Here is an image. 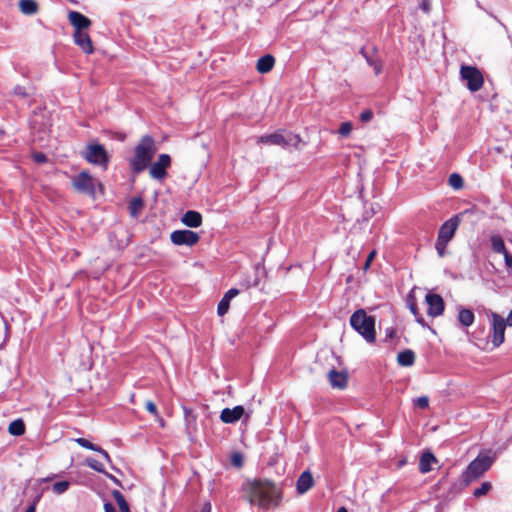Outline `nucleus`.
<instances>
[{"mask_svg":"<svg viewBox=\"0 0 512 512\" xmlns=\"http://www.w3.org/2000/svg\"><path fill=\"white\" fill-rule=\"evenodd\" d=\"M36 511V508H35V505H30L25 512H35Z\"/></svg>","mask_w":512,"mask_h":512,"instance_id":"55","label":"nucleus"},{"mask_svg":"<svg viewBox=\"0 0 512 512\" xmlns=\"http://www.w3.org/2000/svg\"><path fill=\"white\" fill-rule=\"evenodd\" d=\"M96 452H98L99 454H101V455L106 459V461H108V462H110V461H111L110 456H109V454L107 453V451H105V450H104V449H102L101 447H100V450H97Z\"/></svg>","mask_w":512,"mask_h":512,"instance_id":"47","label":"nucleus"},{"mask_svg":"<svg viewBox=\"0 0 512 512\" xmlns=\"http://www.w3.org/2000/svg\"><path fill=\"white\" fill-rule=\"evenodd\" d=\"M232 464L234 466L240 467L242 465V456L238 453L233 454Z\"/></svg>","mask_w":512,"mask_h":512,"instance_id":"43","label":"nucleus"},{"mask_svg":"<svg viewBox=\"0 0 512 512\" xmlns=\"http://www.w3.org/2000/svg\"><path fill=\"white\" fill-rule=\"evenodd\" d=\"M83 157L91 164L107 169L109 156L105 147L101 144H89L83 152Z\"/></svg>","mask_w":512,"mask_h":512,"instance_id":"5","label":"nucleus"},{"mask_svg":"<svg viewBox=\"0 0 512 512\" xmlns=\"http://www.w3.org/2000/svg\"><path fill=\"white\" fill-rule=\"evenodd\" d=\"M239 294V290L232 288L229 289L218 303L217 313L219 316L225 315L230 307V301Z\"/></svg>","mask_w":512,"mask_h":512,"instance_id":"17","label":"nucleus"},{"mask_svg":"<svg viewBox=\"0 0 512 512\" xmlns=\"http://www.w3.org/2000/svg\"><path fill=\"white\" fill-rule=\"evenodd\" d=\"M74 42L78 45L86 54L93 53V45L90 36L84 31H75Z\"/></svg>","mask_w":512,"mask_h":512,"instance_id":"16","label":"nucleus"},{"mask_svg":"<svg viewBox=\"0 0 512 512\" xmlns=\"http://www.w3.org/2000/svg\"><path fill=\"white\" fill-rule=\"evenodd\" d=\"M114 498H115L117 504H119V503L123 502V500H125L124 496L119 491L114 492Z\"/></svg>","mask_w":512,"mask_h":512,"instance_id":"45","label":"nucleus"},{"mask_svg":"<svg viewBox=\"0 0 512 512\" xmlns=\"http://www.w3.org/2000/svg\"><path fill=\"white\" fill-rule=\"evenodd\" d=\"M244 413V407L241 405H237L233 408H225L221 411L220 420L226 424H233L240 420Z\"/></svg>","mask_w":512,"mask_h":512,"instance_id":"14","label":"nucleus"},{"mask_svg":"<svg viewBox=\"0 0 512 512\" xmlns=\"http://www.w3.org/2000/svg\"><path fill=\"white\" fill-rule=\"evenodd\" d=\"M156 153L154 139L145 135L134 148V155L129 160L130 167L134 173L143 172L151 163Z\"/></svg>","mask_w":512,"mask_h":512,"instance_id":"2","label":"nucleus"},{"mask_svg":"<svg viewBox=\"0 0 512 512\" xmlns=\"http://www.w3.org/2000/svg\"><path fill=\"white\" fill-rule=\"evenodd\" d=\"M300 141V137L298 135H294L290 132L282 133L275 132L269 135H264L258 138V143L269 144V145H277L281 147H288L290 145L296 146Z\"/></svg>","mask_w":512,"mask_h":512,"instance_id":"8","label":"nucleus"},{"mask_svg":"<svg viewBox=\"0 0 512 512\" xmlns=\"http://www.w3.org/2000/svg\"><path fill=\"white\" fill-rule=\"evenodd\" d=\"M460 75L466 81V86L471 92L479 91L482 88L484 78L481 71L475 66L462 65Z\"/></svg>","mask_w":512,"mask_h":512,"instance_id":"7","label":"nucleus"},{"mask_svg":"<svg viewBox=\"0 0 512 512\" xmlns=\"http://www.w3.org/2000/svg\"><path fill=\"white\" fill-rule=\"evenodd\" d=\"M437 460L431 452H425L421 455L419 461V470L421 473H428L432 469V464L436 463Z\"/></svg>","mask_w":512,"mask_h":512,"instance_id":"21","label":"nucleus"},{"mask_svg":"<svg viewBox=\"0 0 512 512\" xmlns=\"http://www.w3.org/2000/svg\"><path fill=\"white\" fill-rule=\"evenodd\" d=\"M460 221L459 215H454L445 221L439 228L437 239L449 243L454 237Z\"/></svg>","mask_w":512,"mask_h":512,"instance_id":"12","label":"nucleus"},{"mask_svg":"<svg viewBox=\"0 0 512 512\" xmlns=\"http://www.w3.org/2000/svg\"><path fill=\"white\" fill-rule=\"evenodd\" d=\"M19 9L24 15H34L38 11V4L35 0H20Z\"/></svg>","mask_w":512,"mask_h":512,"instance_id":"26","label":"nucleus"},{"mask_svg":"<svg viewBox=\"0 0 512 512\" xmlns=\"http://www.w3.org/2000/svg\"><path fill=\"white\" fill-rule=\"evenodd\" d=\"M14 94L20 97H25L27 95V92L25 87L18 85L14 88Z\"/></svg>","mask_w":512,"mask_h":512,"instance_id":"42","label":"nucleus"},{"mask_svg":"<svg viewBox=\"0 0 512 512\" xmlns=\"http://www.w3.org/2000/svg\"><path fill=\"white\" fill-rule=\"evenodd\" d=\"M491 483L490 482H483L480 487L476 488L473 492V495L476 497V498H479L481 496H484L486 495L490 489H491Z\"/></svg>","mask_w":512,"mask_h":512,"instance_id":"32","label":"nucleus"},{"mask_svg":"<svg viewBox=\"0 0 512 512\" xmlns=\"http://www.w3.org/2000/svg\"><path fill=\"white\" fill-rule=\"evenodd\" d=\"M199 235L191 230H175L170 235L171 242L176 246H188L191 247L198 243Z\"/></svg>","mask_w":512,"mask_h":512,"instance_id":"10","label":"nucleus"},{"mask_svg":"<svg viewBox=\"0 0 512 512\" xmlns=\"http://www.w3.org/2000/svg\"><path fill=\"white\" fill-rule=\"evenodd\" d=\"M73 186L83 194L95 195L96 180L86 171H82L74 178Z\"/></svg>","mask_w":512,"mask_h":512,"instance_id":"9","label":"nucleus"},{"mask_svg":"<svg viewBox=\"0 0 512 512\" xmlns=\"http://www.w3.org/2000/svg\"><path fill=\"white\" fill-rule=\"evenodd\" d=\"M511 243H512V239H511Z\"/></svg>","mask_w":512,"mask_h":512,"instance_id":"59","label":"nucleus"},{"mask_svg":"<svg viewBox=\"0 0 512 512\" xmlns=\"http://www.w3.org/2000/svg\"><path fill=\"white\" fill-rule=\"evenodd\" d=\"M104 511L105 512H116L115 507L112 503H105L104 504Z\"/></svg>","mask_w":512,"mask_h":512,"instance_id":"46","label":"nucleus"},{"mask_svg":"<svg viewBox=\"0 0 512 512\" xmlns=\"http://www.w3.org/2000/svg\"><path fill=\"white\" fill-rule=\"evenodd\" d=\"M448 183L455 190L461 189L464 184L463 178L457 173H453L449 176Z\"/></svg>","mask_w":512,"mask_h":512,"instance_id":"30","label":"nucleus"},{"mask_svg":"<svg viewBox=\"0 0 512 512\" xmlns=\"http://www.w3.org/2000/svg\"><path fill=\"white\" fill-rule=\"evenodd\" d=\"M373 118V112L371 110H364L360 114V120L362 122H368Z\"/></svg>","mask_w":512,"mask_h":512,"instance_id":"38","label":"nucleus"},{"mask_svg":"<svg viewBox=\"0 0 512 512\" xmlns=\"http://www.w3.org/2000/svg\"><path fill=\"white\" fill-rule=\"evenodd\" d=\"M375 256H376V251L375 250H373V251H371L369 253V255L367 256V259L365 261L364 267H363L364 270H367L370 267V265H371L372 261L374 260Z\"/></svg>","mask_w":512,"mask_h":512,"instance_id":"41","label":"nucleus"},{"mask_svg":"<svg viewBox=\"0 0 512 512\" xmlns=\"http://www.w3.org/2000/svg\"><path fill=\"white\" fill-rule=\"evenodd\" d=\"M415 405L420 409H425L429 405V398L427 396H420L415 400Z\"/></svg>","mask_w":512,"mask_h":512,"instance_id":"36","label":"nucleus"},{"mask_svg":"<svg viewBox=\"0 0 512 512\" xmlns=\"http://www.w3.org/2000/svg\"><path fill=\"white\" fill-rule=\"evenodd\" d=\"M145 408H146V410H147L149 413H151V414H153V415H158L157 407H156V405H155L152 401H150V400H149V401H147V402L145 403Z\"/></svg>","mask_w":512,"mask_h":512,"instance_id":"40","label":"nucleus"},{"mask_svg":"<svg viewBox=\"0 0 512 512\" xmlns=\"http://www.w3.org/2000/svg\"><path fill=\"white\" fill-rule=\"evenodd\" d=\"M75 442L79 446H81L83 448H86V449H89V450H92V451H95V452L97 450H100V446L91 443L89 440H87L85 438H77V439H75Z\"/></svg>","mask_w":512,"mask_h":512,"instance_id":"33","label":"nucleus"},{"mask_svg":"<svg viewBox=\"0 0 512 512\" xmlns=\"http://www.w3.org/2000/svg\"><path fill=\"white\" fill-rule=\"evenodd\" d=\"M410 311L414 316H417L418 310L416 304L412 303L409 305Z\"/></svg>","mask_w":512,"mask_h":512,"instance_id":"49","label":"nucleus"},{"mask_svg":"<svg viewBox=\"0 0 512 512\" xmlns=\"http://www.w3.org/2000/svg\"><path fill=\"white\" fill-rule=\"evenodd\" d=\"M329 381L332 387L343 389L347 385V376L345 373L338 372L335 369H332L329 372Z\"/></svg>","mask_w":512,"mask_h":512,"instance_id":"20","label":"nucleus"},{"mask_svg":"<svg viewBox=\"0 0 512 512\" xmlns=\"http://www.w3.org/2000/svg\"><path fill=\"white\" fill-rule=\"evenodd\" d=\"M350 325L367 342L375 341V319L368 316L364 309H358L351 315Z\"/></svg>","mask_w":512,"mask_h":512,"instance_id":"4","label":"nucleus"},{"mask_svg":"<svg viewBox=\"0 0 512 512\" xmlns=\"http://www.w3.org/2000/svg\"><path fill=\"white\" fill-rule=\"evenodd\" d=\"M32 158L38 164H43L47 161V156L42 152H34Z\"/></svg>","mask_w":512,"mask_h":512,"instance_id":"37","label":"nucleus"},{"mask_svg":"<svg viewBox=\"0 0 512 512\" xmlns=\"http://www.w3.org/2000/svg\"><path fill=\"white\" fill-rule=\"evenodd\" d=\"M506 326H512V310L509 312L507 319L505 320Z\"/></svg>","mask_w":512,"mask_h":512,"instance_id":"52","label":"nucleus"},{"mask_svg":"<svg viewBox=\"0 0 512 512\" xmlns=\"http://www.w3.org/2000/svg\"><path fill=\"white\" fill-rule=\"evenodd\" d=\"M314 480L312 477V474L309 471H304L301 473L299 478L296 482V488L297 492L299 494L306 493L312 486H313Z\"/></svg>","mask_w":512,"mask_h":512,"instance_id":"19","label":"nucleus"},{"mask_svg":"<svg viewBox=\"0 0 512 512\" xmlns=\"http://www.w3.org/2000/svg\"><path fill=\"white\" fill-rule=\"evenodd\" d=\"M69 486L70 483L68 481H59L53 484L52 491L57 495H61L68 490Z\"/></svg>","mask_w":512,"mask_h":512,"instance_id":"31","label":"nucleus"},{"mask_svg":"<svg viewBox=\"0 0 512 512\" xmlns=\"http://www.w3.org/2000/svg\"><path fill=\"white\" fill-rule=\"evenodd\" d=\"M8 431L11 435L20 436L25 432V425L21 419H16L9 424Z\"/></svg>","mask_w":512,"mask_h":512,"instance_id":"27","label":"nucleus"},{"mask_svg":"<svg viewBox=\"0 0 512 512\" xmlns=\"http://www.w3.org/2000/svg\"><path fill=\"white\" fill-rule=\"evenodd\" d=\"M447 245H448L447 242H444V241H441V240H438V239L436 240L435 249H436L437 254L439 255V257H444L445 256Z\"/></svg>","mask_w":512,"mask_h":512,"instance_id":"34","label":"nucleus"},{"mask_svg":"<svg viewBox=\"0 0 512 512\" xmlns=\"http://www.w3.org/2000/svg\"><path fill=\"white\" fill-rule=\"evenodd\" d=\"M488 319L491 323V331L489 336L494 347H499L505 340V319L499 314L489 311Z\"/></svg>","mask_w":512,"mask_h":512,"instance_id":"6","label":"nucleus"},{"mask_svg":"<svg viewBox=\"0 0 512 512\" xmlns=\"http://www.w3.org/2000/svg\"><path fill=\"white\" fill-rule=\"evenodd\" d=\"M495 457V453L491 450L481 452L462 473V485L468 486L471 482L480 478L491 467Z\"/></svg>","mask_w":512,"mask_h":512,"instance_id":"3","label":"nucleus"},{"mask_svg":"<svg viewBox=\"0 0 512 512\" xmlns=\"http://www.w3.org/2000/svg\"><path fill=\"white\" fill-rule=\"evenodd\" d=\"M245 491L251 505L262 510H269L279 505L282 493L280 488L269 480H253L247 482Z\"/></svg>","mask_w":512,"mask_h":512,"instance_id":"1","label":"nucleus"},{"mask_svg":"<svg viewBox=\"0 0 512 512\" xmlns=\"http://www.w3.org/2000/svg\"><path fill=\"white\" fill-rule=\"evenodd\" d=\"M351 131H352V124L350 122H343L339 127L338 133L341 136L346 137L351 133Z\"/></svg>","mask_w":512,"mask_h":512,"instance_id":"35","label":"nucleus"},{"mask_svg":"<svg viewBox=\"0 0 512 512\" xmlns=\"http://www.w3.org/2000/svg\"><path fill=\"white\" fill-rule=\"evenodd\" d=\"M425 301L428 305L427 313L429 316L438 317L443 314L444 301L440 295L428 293L425 297Z\"/></svg>","mask_w":512,"mask_h":512,"instance_id":"13","label":"nucleus"},{"mask_svg":"<svg viewBox=\"0 0 512 512\" xmlns=\"http://www.w3.org/2000/svg\"><path fill=\"white\" fill-rule=\"evenodd\" d=\"M119 510L129 507L126 500H123V502L118 504Z\"/></svg>","mask_w":512,"mask_h":512,"instance_id":"53","label":"nucleus"},{"mask_svg":"<svg viewBox=\"0 0 512 512\" xmlns=\"http://www.w3.org/2000/svg\"><path fill=\"white\" fill-rule=\"evenodd\" d=\"M86 465L99 472V473H105L110 479H112L113 481L117 482L116 478L114 476H112L111 474H108L105 472V469H104V466L102 465V463H100L99 461L93 459V458H87L86 459Z\"/></svg>","mask_w":512,"mask_h":512,"instance_id":"28","label":"nucleus"},{"mask_svg":"<svg viewBox=\"0 0 512 512\" xmlns=\"http://www.w3.org/2000/svg\"><path fill=\"white\" fill-rule=\"evenodd\" d=\"M365 59L370 66L374 65L375 61L371 57L368 56Z\"/></svg>","mask_w":512,"mask_h":512,"instance_id":"54","label":"nucleus"},{"mask_svg":"<svg viewBox=\"0 0 512 512\" xmlns=\"http://www.w3.org/2000/svg\"><path fill=\"white\" fill-rule=\"evenodd\" d=\"M201 512H211V504L209 502H206L203 505Z\"/></svg>","mask_w":512,"mask_h":512,"instance_id":"51","label":"nucleus"},{"mask_svg":"<svg viewBox=\"0 0 512 512\" xmlns=\"http://www.w3.org/2000/svg\"><path fill=\"white\" fill-rule=\"evenodd\" d=\"M120 512H130L129 507L121 509Z\"/></svg>","mask_w":512,"mask_h":512,"instance_id":"58","label":"nucleus"},{"mask_svg":"<svg viewBox=\"0 0 512 512\" xmlns=\"http://www.w3.org/2000/svg\"><path fill=\"white\" fill-rule=\"evenodd\" d=\"M144 202L140 197H134L129 202V209L132 216H137L140 210L143 208Z\"/></svg>","mask_w":512,"mask_h":512,"instance_id":"29","label":"nucleus"},{"mask_svg":"<svg viewBox=\"0 0 512 512\" xmlns=\"http://www.w3.org/2000/svg\"><path fill=\"white\" fill-rule=\"evenodd\" d=\"M171 165V158L168 154H160L156 162L149 169L150 177L155 180H163L167 175V168Z\"/></svg>","mask_w":512,"mask_h":512,"instance_id":"11","label":"nucleus"},{"mask_svg":"<svg viewBox=\"0 0 512 512\" xmlns=\"http://www.w3.org/2000/svg\"><path fill=\"white\" fill-rule=\"evenodd\" d=\"M415 361V353L410 350L406 349L398 353L397 355V362L400 366L403 367H409L412 366Z\"/></svg>","mask_w":512,"mask_h":512,"instance_id":"23","label":"nucleus"},{"mask_svg":"<svg viewBox=\"0 0 512 512\" xmlns=\"http://www.w3.org/2000/svg\"><path fill=\"white\" fill-rule=\"evenodd\" d=\"M416 318V321L421 324L423 327L424 326H427L426 323H425V320L424 318L418 313L417 316H415Z\"/></svg>","mask_w":512,"mask_h":512,"instance_id":"48","label":"nucleus"},{"mask_svg":"<svg viewBox=\"0 0 512 512\" xmlns=\"http://www.w3.org/2000/svg\"><path fill=\"white\" fill-rule=\"evenodd\" d=\"M457 318L462 326L470 327L474 322L475 316L472 310L460 307Z\"/></svg>","mask_w":512,"mask_h":512,"instance_id":"22","label":"nucleus"},{"mask_svg":"<svg viewBox=\"0 0 512 512\" xmlns=\"http://www.w3.org/2000/svg\"><path fill=\"white\" fill-rule=\"evenodd\" d=\"M181 222L190 228H197L202 224V215L194 210H188L183 214Z\"/></svg>","mask_w":512,"mask_h":512,"instance_id":"18","label":"nucleus"},{"mask_svg":"<svg viewBox=\"0 0 512 512\" xmlns=\"http://www.w3.org/2000/svg\"><path fill=\"white\" fill-rule=\"evenodd\" d=\"M504 261L508 271H512V255L507 251L504 254Z\"/></svg>","mask_w":512,"mask_h":512,"instance_id":"39","label":"nucleus"},{"mask_svg":"<svg viewBox=\"0 0 512 512\" xmlns=\"http://www.w3.org/2000/svg\"><path fill=\"white\" fill-rule=\"evenodd\" d=\"M374 68L375 74L378 75L381 72V65L375 61L374 65H372Z\"/></svg>","mask_w":512,"mask_h":512,"instance_id":"50","label":"nucleus"},{"mask_svg":"<svg viewBox=\"0 0 512 512\" xmlns=\"http://www.w3.org/2000/svg\"><path fill=\"white\" fill-rule=\"evenodd\" d=\"M360 54H361L364 58L368 57V55H367V53H366V51H365V49H364V48H362V49L360 50Z\"/></svg>","mask_w":512,"mask_h":512,"instance_id":"56","label":"nucleus"},{"mask_svg":"<svg viewBox=\"0 0 512 512\" xmlns=\"http://www.w3.org/2000/svg\"><path fill=\"white\" fill-rule=\"evenodd\" d=\"M490 244L492 251L495 253L504 254L507 252L504 240L498 234H493L490 236Z\"/></svg>","mask_w":512,"mask_h":512,"instance_id":"25","label":"nucleus"},{"mask_svg":"<svg viewBox=\"0 0 512 512\" xmlns=\"http://www.w3.org/2000/svg\"><path fill=\"white\" fill-rule=\"evenodd\" d=\"M274 57L272 55H264L258 59L257 70L260 73H267L272 70L274 66Z\"/></svg>","mask_w":512,"mask_h":512,"instance_id":"24","label":"nucleus"},{"mask_svg":"<svg viewBox=\"0 0 512 512\" xmlns=\"http://www.w3.org/2000/svg\"><path fill=\"white\" fill-rule=\"evenodd\" d=\"M68 20L76 31H83L91 25V20L78 11H70L68 14Z\"/></svg>","mask_w":512,"mask_h":512,"instance_id":"15","label":"nucleus"},{"mask_svg":"<svg viewBox=\"0 0 512 512\" xmlns=\"http://www.w3.org/2000/svg\"><path fill=\"white\" fill-rule=\"evenodd\" d=\"M337 512H347V510L344 507H340Z\"/></svg>","mask_w":512,"mask_h":512,"instance_id":"57","label":"nucleus"},{"mask_svg":"<svg viewBox=\"0 0 512 512\" xmlns=\"http://www.w3.org/2000/svg\"><path fill=\"white\" fill-rule=\"evenodd\" d=\"M420 7H421V9H422L425 13H429V12H430V9H431L430 1H429V0H423V1L421 2Z\"/></svg>","mask_w":512,"mask_h":512,"instance_id":"44","label":"nucleus"}]
</instances>
